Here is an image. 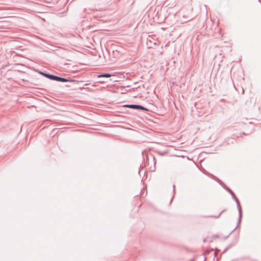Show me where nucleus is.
Returning a JSON list of instances; mask_svg holds the SVG:
<instances>
[{
    "label": "nucleus",
    "instance_id": "nucleus-1",
    "mask_svg": "<svg viewBox=\"0 0 261 261\" xmlns=\"http://www.w3.org/2000/svg\"><path fill=\"white\" fill-rule=\"evenodd\" d=\"M40 73L43 75V76L53 80H55L57 81L62 82H69V81L66 79H64L63 77H60L59 76H57L54 75L48 74L47 73H45L43 72H40Z\"/></svg>",
    "mask_w": 261,
    "mask_h": 261
},
{
    "label": "nucleus",
    "instance_id": "nucleus-2",
    "mask_svg": "<svg viewBox=\"0 0 261 261\" xmlns=\"http://www.w3.org/2000/svg\"><path fill=\"white\" fill-rule=\"evenodd\" d=\"M124 107L129 108H133V109H140V110H146L144 107L139 106V105H125L124 106Z\"/></svg>",
    "mask_w": 261,
    "mask_h": 261
},
{
    "label": "nucleus",
    "instance_id": "nucleus-3",
    "mask_svg": "<svg viewBox=\"0 0 261 261\" xmlns=\"http://www.w3.org/2000/svg\"><path fill=\"white\" fill-rule=\"evenodd\" d=\"M111 76V74L109 73L103 74H100L98 75V77H110Z\"/></svg>",
    "mask_w": 261,
    "mask_h": 261
}]
</instances>
